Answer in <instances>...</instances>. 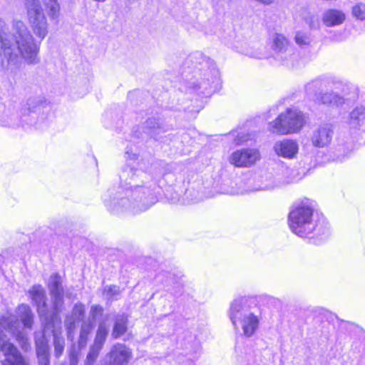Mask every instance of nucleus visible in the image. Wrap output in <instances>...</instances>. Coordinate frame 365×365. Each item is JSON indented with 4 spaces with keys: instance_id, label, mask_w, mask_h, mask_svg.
<instances>
[{
    "instance_id": "nucleus-11",
    "label": "nucleus",
    "mask_w": 365,
    "mask_h": 365,
    "mask_svg": "<svg viewBox=\"0 0 365 365\" xmlns=\"http://www.w3.org/2000/svg\"><path fill=\"white\" fill-rule=\"evenodd\" d=\"M273 150L275 154L285 159H294L296 158L299 151V145L297 141L284 139L277 141Z\"/></svg>"
},
{
    "instance_id": "nucleus-27",
    "label": "nucleus",
    "mask_w": 365,
    "mask_h": 365,
    "mask_svg": "<svg viewBox=\"0 0 365 365\" xmlns=\"http://www.w3.org/2000/svg\"><path fill=\"white\" fill-rule=\"evenodd\" d=\"M352 14L357 19L363 21L365 19V5L359 3L352 8Z\"/></svg>"
},
{
    "instance_id": "nucleus-34",
    "label": "nucleus",
    "mask_w": 365,
    "mask_h": 365,
    "mask_svg": "<svg viewBox=\"0 0 365 365\" xmlns=\"http://www.w3.org/2000/svg\"><path fill=\"white\" fill-rule=\"evenodd\" d=\"M230 195H237L238 194V192L237 191H230V192H227Z\"/></svg>"
},
{
    "instance_id": "nucleus-18",
    "label": "nucleus",
    "mask_w": 365,
    "mask_h": 365,
    "mask_svg": "<svg viewBox=\"0 0 365 365\" xmlns=\"http://www.w3.org/2000/svg\"><path fill=\"white\" fill-rule=\"evenodd\" d=\"M349 124L353 128H360L365 125V108L357 107L349 115Z\"/></svg>"
},
{
    "instance_id": "nucleus-25",
    "label": "nucleus",
    "mask_w": 365,
    "mask_h": 365,
    "mask_svg": "<svg viewBox=\"0 0 365 365\" xmlns=\"http://www.w3.org/2000/svg\"><path fill=\"white\" fill-rule=\"evenodd\" d=\"M295 42L300 46L308 45L310 42V36L307 32L299 31L296 33Z\"/></svg>"
},
{
    "instance_id": "nucleus-4",
    "label": "nucleus",
    "mask_w": 365,
    "mask_h": 365,
    "mask_svg": "<svg viewBox=\"0 0 365 365\" xmlns=\"http://www.w3.org/2000/svg\"><path fill=\"white\" fill-rule=\"evenodd\" d=\"M230 319L237 329L240 327L242 335L250 338L255 334L259 326V317L252 311L247 299H235L230 305Z\"/></svg>"
},
{
    "instance_id": "nucleus-3",
    "label": "nucleus",
    "mask_w": 365,
    "mask_h": 365,
    "mask_svg": "<svg viewBox=\"0 0 365 365\" xmlns=\"http://www.w3.org/2000/svg\"><path fill=\"white\" fill-rule=\"evenodd\" d=\"M130 181L118 192L117 196L106 204L113 213L130 212L137 214L145 211L156 202L151 185H146L150 177L143 171L132 170Z\"/></svg>"
},
{
    "instance_id": "nucleus-9",
    "label": "nucleus",
    "mask_w": 365,
    "mask_h": 365,
    "mask_svg": "<svg viewBox=\"0 0 365 365\" xmlns=\"http://www.w3.org/2000/svg\"><path fill=\"white\" fill-rule=\"evenodd\" d=\"M260 158L257 149H242L234 152L230 157V163L236 167H250Z\"/></svg>"
},
{
    "instance_id": "nucleus-15",
    "label": "nucleus",
    "mask_w": 365,
    "mask_h": 365,
    "mask_svg": "<svg viewBox=\"0 0 365 365\" xmlns=\"http://www.w3.org/2000/svg\"><path fill=\"white\" fill-rule=\"evenodd\" d=\"M35 341L36 346V354L39 364L48 365V347L44 336L42 334L38 336V334H36Z\"/></svg>"
},
{
    "instance_id": "nucleus-24",
    "label": "nucleus",
    "mask_w": 365,
    "mask_h": 365,
    "mask_svg": "<svg viewBox=\"0 0 365 365\" xmlns=\"http://www.w3.org/2000/svg\"><path fill=\"white\" fill-rule=\"evenodd\" d=\"M46 6L51 17H57L59 15L60 6L57 0H48L46 3Z\"/></svg>"
},
{
    "instance_id": "nucleus-7",
    "label": "nucleus",
    "mask_w": 365,
    "mask_h": 365,
    "mask_svg": "<svg viewBox=\"0 0 365 365\" xmlns=\"http://www.w3.org/2000/svg\"><path fill=\"white\" fill-rule=\"evenodd\" d=\"M48 287L51 297L53 315L56 317L63 307L64 290L61 277L58 274H52L49 278Z\"/></svg>"
},
{
    "instance_id": "nucleus-12",
    "label": "nucleus",
    "mask_w": 365,
    "mask_h": 365,
    "mask_svg": "<svg viewBox=\"0 0 365 365\" xmlns=\"http://www.w3.org/2000/svg\"><path fill=\"white\" fill-rule=\"evenodd\" d=\"M109 363L113 365H126L132 356L130 350L122 344H115L109 354Z\"/></svg>"
},
{
    "instance_id": "nucleus-1",
    "label": "nucleus",
    "mask_w": 365,
    "mask_h": 365,
    "mask_svg": "<svg viewBox=\"0 0 365 365\" xmlns=\"http://www.w3.org/2000/svg\"><path fill=\"white\" fill-rule=\"evenodd\" d=\"M34 324V314L31 308L26 304L18 307L16 317L6 314L0 317V350L4 353L5 359L2 365H29L17 348L6 339L4 331L16 337L21 348L27 351L30 347L26 329H31Z\"/></svg>"
},
{
    "instance_id": "nucleus-2",
    "label": "nucleus",
    "mask_w": 365,
    "mask_h": 365,
    "mask_svg": "<svg viewBox=\"0 0 365 365\" xmlns=\"http://www.w3.org/2000/svg\"><path fill=\"white\" fill-rule=\"evenodd\" d=\"M47 34L46 24H29V29L21 24L14 38L4 33L0 35V56L3 52L9 63L15 65L19 61V54L29 64L38 63L39 45Z\"/></svg>"
},
{
    "instance_id": "nucleus-5",
    "label": "nucleus",
    "mask_w": 365,
    "mask_h": 365,
    "mask_svg": "<svg viewBox=\"0 0 365 365\" xmlns=\"http://www.w3.org/2000/svg\"><path fill=\"white\" fill-rule=\"evenodd\" d=\"M313 213V207L306 203H302L293 209L288 218L291 230L301 237H307L312 235L317 228Z\"/></svg>"
},
{
    "instance_id": "nucleus-10",
    "label": "nucleus",
    "mask_w": 365,
    "mask_h": 365,
    "mask_svg": "<svg viewBox=\"0 0 365 365\" xmlns=\"http://www.w3.org/2000/svg\"><path fill=\"white\" fill-rule=\"evenodd\" d=\"M334 128L330 123H324L319 125L314 132L312 142L314 146L325 148L328 146L334 136Z\"/></svg>"
},
{
    "instance_id": "nucleus-29",
    "label": "nucleus",
    "mask_w": 365,
    "mask_h": 365,
    "mask_svg": "<svg viewBox=\"0 0 365 365\" xmlns=\"http://www.w3.org/2000/svg\"><path fill=\"white\" fill-rule=\"evenodd\" d=\"M93 325L90 322H84L82 324L81 334H80V343L86 342V339L91 331L92 330Z\"/></svg>"
},
{
    "instance_id": "nucleus-13",
    "label": "nucleus",
    "mask_w": 365,
    "mask_h": 365,
    "mask_svg": "<svg viewBox=\"0 0 365 365\" xmlns=\"http://www.w3.org/2000/svg\"><path fill=\"white\" fill-rule=\"evenodd\" d=\"M26 9L28 19L31 23H41L46 20L39 0H26Z\"/></svg>"
},
{
    "instance_id": "nucleus-8",
    "label": "nucleus",
    "mask_w": 365,
    "mask_h": 365,
    "mask_svg": "<svg viewBox=\"0 0 365 365\" xmlns=\"http://www.w3.org/2000/svg\"><path fill=\"white\" fill-rule=\"evenodd\" d=\"M29 296L36 305L41 319H44L45 329H48L53 318L56 317L54 315L53 317H48L45 290L41 285H34L29 290Z\"/></svg>"
},
{
    "instance_id": "nucleus-28",
    "label": "nucleus",
    "mask_w": 365,
    "mask_h": 365,
    "mask_svg": "<svg viewBox=\"0 0 365 365\" xmlns=\"http://www.w3.org/2000/svg\"><path fill=\"white\" fill-rule=\"evenodd\" d=\"M53 344L55 354L58 357L61 355L64 349V339L62 337H59L56 334H54Z\"/></svg>"
},
{
    "instance_id": "nucleus-20",
    "label": "nucleus",
    "mask_w": 365,
    "mask_h": 365,
    "mask_svg": "<svg viewBox=\"0 0 365 365\" xmlns=\"http://www.w3.org/2000/svg\"><path fill=\"white\" fill-rule=\"evenodd\" d=\"M128 318L125 315L118 316L113 329L112 336L117 339L127 331Z\"/></svg>"
},
{
    "instance_id": "nucleus-6",
    "label": "nucleus",
    "mask_w": 365,
    "mask_h": 365,
    "mask_svg": "<svg viewBox=\"0 0 365 365\" xmlns=\"http://www.w3.org/2000/svg\"><path fill=\"white\" fill-rule=\"evenodd\" d=\"M303 113L295 108H288L268 125V130L277 135H287L299 132L304 125Z\"/></svg>"
},
{
    "instance_id": "nucleus-33",
    "label": "nucleus",
    "mask_w": 365,
    "mask_h": 365,
    "mask_svg": "<svg viewBox=\"0 0 365 365\" xmlns=\"http://www.w3.org/2000/svg\"><path fill=\"white\" fill-rule=\"evenodd\" d=\"M147 127L149 128H155L159 127V123L155 119H149L146 121Z\"/></svg>"
},
{
    "instance_id": "nucleus-14",
    "label": "nucleus",
    "mask_w": 365,
    "mask_h": 365,
    "mask_svg": "<svg viewBox=\"0 0 365 365\" xmlns=\"http://www.w3.org/2000/svg\"><path fill=\"white\" fill-rule=\"evenodd\" d=\"M271 47L281 58H283L284 55H287L291 51L287 38L284 35L278 33L272 35Z\"/></svg>"
},
{
    "instance_id": "nucleus-26",
    "label": "nucleus",
    "mask_w": 365,
    "mask_h": 365,
    "mask_svg": "<svg viewBox=\"0 0 365 365\" xmlns=\"http://www.w3.org/2000/svg\"><path fill=\"white\" fill-rule=\"evenodd\" d=\"M101 349L102 347L98 346V345L97 346L96 344H93L87 355L86 363L91 365L93 362H95Z\"/></svg>"
},
{
    "instance_id": "nucleus-30",
    "label": "nucleus",
    "mask_w": 365,
    "mask_h": 365,
    "mask_svg": "<svg viewBox=\"0 0 365 365\" xmlns=\"http://www.w3.org/2000/svg\"><path fill=\"white\" fill-rule=\"evenodd\" d=\"M103 312V309L100 305H93L91 307L90 310V316L92 319L94 321L98 317H101Z\"/></svg>"
},
{
    "instance_id": "nucleus-32",
    "label": "nucleus",
    "mask_w": 365,
    "mask_h": 365,
    "mask_svg": "<svg viewBox=\"0 0 365 365\" xmlns=\"http://www.w3.org/2000/svg\"><path fill=\"white\" fill-rule=\"evenodd\" d=\"M34 101L33 100L29 99L26 104L24 106V108H22V113L26 115L33 112L34 108Z\"/></svg>"
},
{
    "instance_id": "nucleus-35",
    "label": "nucleus",
    "mask_w": 365,
    "mask_h": 365,
    "mask_svg": "<svg viewBox=\"0 0 365 365\" xmlns=\"http://www.w3.org/2000/svg\"><path fill=\"white\" fill-rule=\"evenodd\" d=\"M71 364L74 365V360H73V359H71Z\"/></svg>"
},
{
    "instance_id": "nucleus-16",
    "label": "nucleus",
    "mask_w": 365,
    "mask_h": 365,
    "mask_svg": "<svg viewBox=\"0 0 365 365\" xmlns=\"http://www.w3.org/2000/svg\"><path fill=\"white\" fill-rule=\"evenodd\" d=\"M85 309L81 303H77L74 305L71 314L66 317L65 325L69 332L74 328L76 323H79L84 317Z\"/></svg>"
},
{
    "instance_id": "nucleus-17",
    "label": "nucleus",
    "mask_w": 365,
    "mask_h": 365,
    "mask_svg": "<svg viewBox=\"0 0 365 365\" xmlns=\"http://www.w3.org/2000/svg\"><path fill=\"white\" fill-rule=\"evenodd\" d=\"M340 84L339 81H334L329 78L323 79H315L308 83L305 86L307 93H316L318 91H322L324 88H331L332 86Z\"/></svg>"
},
{
    "instance_id": "nucleus-22",
    "label": "nucleus",
    "mask_w": 365,
    "mask_h": 365,
    "mask_svg": "<svg viewBox=\"0 0 365 365\" xmlns=\"http://www.w3.org/2000/svg\"><path fill=\"white\" fill-rule=\"evenodd\" d=\"M187 63H192L195 68L200 65L201 67L199 69H202L210 64V58L201 53H195L188 58Z\"/></svg>"
},
{
    "instance_id": "nucleus-31",
    "label": "nucleus",
    "mask_w": 365,
    "mask_h": 365,
    "mask_svg": "<svg viewBox=\"0 0 365 365\" xmlns=\"http://www.w3.org/2000/svg\"><path fill=\"white\" fill-rule=\"evenodd\" d=\"M119 292V288L116 286H106L104 287V293L110 299L115 297Z\"/></svg>"
},
{
    "instance_id": "nucleus-21",
    "label": "nucleus",
    "mask_w": 365,
    "mask_h": 365,
    "mask_svg": "<svg viewBox=\"0 0 365 365\" xmlns=\"http://www.w3.org/2000/svg\"><path fill=\"white\" fill-rule=\"evenodd\" d=\"M320 101L323 104L339 106L344 103V100L340 96L334 93H323L320 98Z\"/></svg>"
},
{
    "instance_id": "nucleus-19",
    "label": "nucleus",
    "mask_w": 365,
    "mask_h": 365,
    "mask_svg": "<svg viewBox=\"0 0 365 365\" xmlns=\"http://www.w3.org/2000/svg\"><path fill=\"white\" fill-rule=\"evenodd\" d=\"M345 14L338 9H328L323 16L324 23H343L345 21Z\"/></svg>"
},
{
    "instance_id": "nucleus-23",
    "label": "nucleus",
    "mask_w": 365,
    "mask_h": 365,
    "mask_svg": "<svg viewBox=\"0 0 365 365\" xmlns=\"http://www.w3.org/2000/svg\"><path fill=\"white\" fill-rule=\"evenodd\" d=\"M108 334V327L104 322H101L98 325L96 335L95 337L93 344L98 345L103 348V344L106 340L107 336Z\"/></svg>"
}]
</instances>
